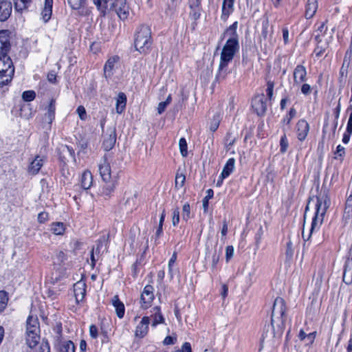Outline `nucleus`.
<instances>
[{
  "label": "nucleus",
  "mask_w": 352,
  "mask_h": 352,
  "mask_svg": "<svg viewBox=\"0 0 352 352\" xmlns=\"http://www.w3.org/2000/svg\"><path fill=\"white\" fill-rule=\"evenodd\" d=\"M234 0H223L222 5V16L224 20L227 19L233 10Z\"/></svg>",
  "instance_id": "obj_27"
},
{
  "label": "nucleus",
  "mask_w": 352,
  "mask_h": 352,
  "mask_svg": "<svg viewBox=\"0 0 352 352\" xmlns=\"http://www.w3.org/2000/svg\"><path fill=\"white\" fill-rule=\"evenodd\" d=\"M86 0H67L69 5L72 9L78 10L83 7Z\"/></svg>",
  "instance_id": "obj_40"
},
{
  "label": "nucleus",
  "mask_w": 352,
  "mask_h": 352,
  "mask_svg": "<svg viewBox=\"0 0 352 352\" xmlns=\"http://www.w3.org/2000/svg\"><path fill=\"white\" fill-rule=\"evenodd\" d=\"M329 205V200L327 197H322L317 199V203L316 205V211L315 213V216L313 218L311 226L309 230V233L307 235V238L305 234L304 230H302V237L305 241H307L310 239L311 234L314 230H319L320 226L322 225L324 219V217L327 212V209L328 208Z\"/></svg>",
  "instance_id": "obj_3"
},
{
  "label": "nucleus",
  "mask_w": 352,
  "mask_h": 352,
  "mask_svg": "<svg viewBox=\"0 0 352 352\" xmlns=\"http://www.w3.org/2000/svg\"><path fill=\"white\" fill-rule=\"evenodd\" d=\"M105 241V238L103 236L102 238L100 239L97 241L96 247L94 248V253L96 254H99L100 253L101 248L102 247L103 243Z\"/></svg>",
  "instance_id": "obj_54"
},
{
  "label": "nucleus",
  "mask_w": 352,
  "mask_h": 352,
  "mask_svg": "<svg viewBox=\"0 0 352 352\" xmlns=\"http://www.w3.org/2000/svg\"><path fill=\"white\" fill-rule=\"evenodd\" d=\"M327 30V28L325 23H322L318 29L315 31V39L318 41V43H320L322 41V36H324V34L326 33Z\"/></svg>",
  "instance_id": "obj_34"
},
{
  "label": "nucleus",
  "mask_w": 352,
  "mask_h": 352,
  "mask_svg": "<svg viewBox=\"0 0 352 352\" xmlns=\"http://www.w3.org/2000/svg\"><path fill=\"white\" fill-rule=\"evenodd\" d=\"M67 260V255L63 251H58L54 257V263L58 265L63 263Z\"/></svg>",
  "instance_id": "obj_38"
},
{
  "label": "nucleus",
  "mask_w": 352,
  "mask_h": 352,
  "mask_svg": "<svg viewBox=\"0 0 352 352\" xmlns=\"http://www.w3.org/2000/svg\"><path fill=\"white\" fill-rule=\"evenodd\" d=\"M201 0H189L188 5L190 9V16L195 21L198 20L201 16Z\"/></svg>",
  "instance_id": "obj_16"
},
{
  "label": "nucleus",
  "mask_w": 352,
  "mask_h": 352,
  "mask_svg": "<svg viewBox=\"0 0 352 352\" xmlns=\"http://www.w3.org/2000/svg\"><path fill=\"white\" fill-rule=\"evenodd\" d=\"M344 154H345V149L344 148L341 146V145H338L336 148V151L335 152V159L336 160H340L341 162L343 160V157L344 156Z\"/></svg>",
  "instance_id": "obj_44"
},
{
  "label": "nucleus",
  "mask_w": 352,
  "mask_h": 352,
  "mask_svg": "<svg viewBox=\"0 0 352 352\" xmlns=\"http://www.w3.org/2000/svg\"><path fill=\"white\" fill-rule=\"evenodd\" d=\"M274 82L271 80H268L267 82L266 94L269 100H272L273 98Z\"/></svg>",
  "instance_id": "obj_45"
},
{
  "label": "nucleus",
  "mask_w": 352,
  "mask_h": 352,
  "mask_svg": "<svg viewBox=\"0 0 352 352\" xmlns=\"http://www.w3.org/2000/svg\"><path fill=\"white\" fill-rule=\"evenodd\" d=\"M126 97L124 93H119L116 100V111L121 113L126 107Z\"/></svg>",
  "instance_id": "obj_29"
},
{
  "label": "nucleus",
  "mask_w": 352,
  "mask_h": 352,
  "mask_svg": "<svg viewBox=\"0 0 352 352\" xmlns=\"http://www.w3.org/2000/svg\"><path fill=\"white\" fill-rule=\"evenodd\" d=\"M349 110H351V112L349 115V118L348 120L347 125H346V131L349 133H352V105H351L349 108Z\"/></svg>",
  "instance_id": "obj_59"
},
{
  "label": "nucleus",
  "mask_w": 352,
  "mask_h": 352,
  "mask_svg": "<svg viewBox=\"0 0 352 352\" xmlns=\"http://www.w3.org/2000/svg\"><path fill=\"white\" fill-rule=\"evenodd\" d=\"M38 321L36 318L29 316L27 320V333L38 332Z\"/></svg>",
  "instance_id": "obj_32"
},
{
  "label": "nucleus",
  "mask_w": 352,
  "mask_h": 352,
  "mask_svg": "<svg viewBox=\"0 0 352 352\" xmlns=\"http://www.w3.org/2000/svg\"><path fill=\"white\" fill-rule=\"evenodd\" d=\"M318 9V0H308L306 9H305V17L307 19L312 18Z\"/></svg>",
  "instance_id": "obj_23"
},
{
  "label": "nucleus",
  "mask_w": 352,
  "mask_h": 352,
  "mask_svg": "<svg viewBox=\"0 0 352 352\" xmlns=\"http://www.w3.org/2000/svg\"><path fill=\"white\" fill-rule=\"evenodd\" d=\"M175 352H192L191 346L189 342H185L181 349L177 350Z\"/></svg>",
  "instance_id": "obj_61"
},
{
  "label": "nucleus",
  "mask_w": 352,
  "mask_h": 352,
  "mask_svg": "<svg viewBox=\"0 0 352 352\" xmlns=\"http://www.w3.org/2000/svg\"><path fill=\"white\" fill-rule=\"evenodd\" d=\"M185 180V175L183 173H179L177 172L175 177V186L182 187L184 184Z\"/></svg>",
  "instance_id": "obj_46"
},
{
  "label": "nucleus",
  "mask_w": 352,
  "mask_h": 352,
  "mask_svg": "<svg viewBox=\"0 0 352 352\" xmlns=\"http://www.w3.org/2000/svg\"><path fill=\"white\" fill-rule=\"evenodd\" d=\"M37 333H27L26 342L30 348L35 347L39 342L40 337Z\"/></svg>",
  "instance_id": "obj_30"
},
{
  "label": "nucleus",
  "mask_w": 352,
  "mask_h": 352,
  "mask_svg": "<svg viewBox=\"0 0 352 352\" xmlns=\"http://www.w3.org/2000/svg\"><path fill=\"white\" fill-rule=\"evenodd\" d=\"M80 185L82 188L89 189L92 185V175L89 171H85L81 177Z\"/></svg>",
  "instance_id": "obj_28"
},
{
  "label": "nucleus",
  "mask_w": 352,
  "mask_h": 352,
  "mask_svg": "<svg viewBox=\"0 0 352 352\" xmlns=\"http://www.w3.org/2000/svg\"><path fill=\"white\" fill-rule=\"evenodd\" d=\"M38 352H50V346L47 342H43L39 347Z\"/></svg>",
  "instance_id": "obj_64"
},
{
  "label": "nucleus",
  "mask_w": 352,
  "mask_h": 352,
  "mask_svg": "<svg viewBox=\"0 0 352 352\" xmlns=\"http://www.w3.org/2000/svg\"><path fill=\"white\" fill-rule=\"evenodd\" d=\"M285 300L280 297H277L274 302L271 317V324L274 331L276 330L283 331L285 327Z\"/></svg>",
  "instance_id": "obj_4"
},
{
  "label": "nucleus",
  "mask_w": 352,
  "mask_h": 352,
  "mask_svg": "<svg viewBox=\"0 0 352 352\" xmlns=\"http://www.w3.org/2000/svg\"><path fill=\"white\" fill-rule=\"evenodd\" d=\"M219 123H220L219 115V114L214 115L212 120L211 121L210 129L213 132L215 131L218 129V127L219 126Z\"/></svg>",
  "instance_id": "obj_47"
},
{
  "label": "nucleus",
  "mask_w": 352,
  "mask_h": 352,
  "mask_svg": "<svg viewBox=\"0 0 352 352\" xmlns=\"http://www.w3.org/2000/svg\"><path fill=\"white\" fill-rule=\"evenodd\" d=\"M115 186L113 184H107L103 189V194L109 196L113 191Z\"/></svg>",
  "instance_id": "obj_56"
},
{
  "label": "nucleus",
  "mask_w": 352,
  "mask_h": 352,
  "mask_svg": "<svg viewBox=\"0 0 352 352\" xmlns=\"http://www.w3.org/2000/svg\"><path fill=\"white\" fill-rule=\"evenodd\" d=\"M120 58L118 56H113L110 57L104 66V75L105 78H110L113 75V71L115 65L118 63Z\"/></svg>",
  "instance_id": "obj_19"
},
{
  "label": "nucleus",
  "mask_w": 352,
  "mask_h": 352,
  "mask_svg": "<svg viewBox=\"0 0 352 352\" xmlns=\"http://www.w3.org/2000/svg\"><path fill=\"white\" fill-rule=\"evenodd\" d=\"M8 297L7 293L4 291H0V314L4 311L7 307Z\"/></svg>",
  "instance_id": "obj_37"
},
{
  "label": "nucleus",
  "mask_w": 352,
  "mask_h": 352,
  "mask_svg": "<svg viewBox=\"0 0 352 352\" xmlns=\"http://www.w3.org/2000/svg\"><path fill=\"white\" fill-rule=\"evenodd\" d=\"M36 97V93L34 91H25L22 94V98L25 102L32 101Z\"/></svg>",
  "instance_id": "obj_43"
},
{
  "label": "nucleus",
  "mask_w": 352,
  "mask_h": 352,
  "mask_svg": "<svg viewBox=\"0 0 352 352\" xmlns=\"http://www.w3.org/2000/svg\"><path fill=\"white\" fill-rule=\"evenodd\" d=\"M234 165L235 160L234 158H230L225 164L220 177H222V179L228 177L234 170Z\"/></svg>",
  "instance_id": "obj_26"
},
{
  "label": "nucleus",
  "mask_w": 352,
  "mask_h": 352,
  "mask_svg": "<svg viewBox=\"0 0 352 352\" xmlns=\"http://www.w3.org/2000/svg\"><path fill=\"white\" fill-rule=\"evenodd\" d=\"M179 221V210L176 208L173 211L172 223L174 226H177Z\"/></svg>",
  "instance_id": "obj_50"
},
{
  "label": "nucleus",
  "mask_w": 352,
  "mask_h": 352,
  "mask_svg": "<svg viewBox=\"0 0 352 352\" xmlns=\"http://www.w3.org/2000/svg\"><path fill=\"white\" fill-rule=\"evenodd\" d=\"M113 306L116 309V314L119 318H122L124 315V305L120 300L118 296L116 295L111 300Z\"/></svg>",
  "instance_id": "obj_24"
},
{
  "label": "nucleus",
  "mask_w": 352,
  "mask_h": 352,
  "mask_svg": "<svg viewBox=\"0 0 352 352\" xmlns=\"http://www.w3.org/2000/svg\"><path fill=\"white\" fill-rule=\"evenodd\" d=\"M55 111H56V100L51 99L50 104L47 107V112L45 114V120L50 124H52L55 118Z\"/></svg>",
  "instance_id": "obj_22"
},
{
  "label": "nucleus",
  "mask_w": 352,
  "mask_h": 352,
  "mask_svg": "<svg viewBox=\"0 0 352 352\" xmlns=\"http://www.w3.org/2000/svg\"><path fill=\"white\" fill-rule=\"evenodd\" d=\"M153 291V287L151 285H147L144 287L140 296L141 307L143 309H146L151 306V303L154 299Z\"/></svg>",
  "instance_id": "obj_8"
},
{
  "label": "nucleus",
  "mask_w": 352,
  "mask_h": 352,
  "mask_svg": "<svg viewBox=\"0 0 352 352\" xmlns=\"http://www.w3.org/2000/svg\"><path fill=\"white\" fill-rule=\"evenodd\" d=\"M74 293L76 302H81L86 294V283L83 280H79L74 285Z\"/></svg>",
  "instance_id": "obj_15"
},
{
  "label": "nucleus",
  "mask_w": 352,
  "mask_h": 352,
  "mask_svg": "<svg viewBox=\"0 0 352 352\" xmlns=\"http://www.w3.org/2000/svg\"><path fill=\"white\" fill-rule=\"evenodd\" d=\"M76 111H77L80 120H85L86 119V118H87L86 110L83 106H79L77 108Z\"/></svg>",
  "instance_id": "obj_55"
},
{
  "label": "nucleus",
  "mask_w": 352,
  "mask_h": 352,
  "mask_svg": "<svg viewBox=\"0 0 352 352\" xmlns=\"http://www.w3.org/2000/svg\"><path fill=\"white\" fill-rule=\"evenodd\" d=\"M48 213L45 212H41L38 215V221L41 223H43L48 220Z\"/></svg>",
  "instance_id": "obj_58"
},
{
  "label": "nucleus",
  "mask_w": 352,
  "mask_h": 352,
  "mask_svg": "<svg viewBox=\"0 0 352 352\" xmlns=\"http://www.w3.org/2000/svg\"><path fill=\"white\" fill-rule=\"evenodd\" d=\"M109 156L104 155L98 164L99 173L104 182H110L111 179V169L109 162Z\"/></svg>",
  "instance_id": "obj_7"
},
{
  "label": "nucleus",
  "mask_w": 352,
  "mask_h": 352,
  "mask_svg": "<svg viewBox=\"0 0 352 352\" xmlns=\"http://www.w3.org/2000/svg\"><path fill=\"white\" fill-rule=\"evenodd\" d=\"M252 107L258 116H264L267 111L265 96L263 94L256 96L252 100Z\"/></svg>",
  "instance_id": "obj_9"
},
{
  "label": "nucleus",
  "mask_w": 352,
  "mask_h": 352,
  "mask_svg": "<svg viewBox=\"0 0 352 352\" xmlns=\"http://www.w3.org/2000/svg\"><path fill=\"white\" fill-rule=\"evenodd\" d=\"M151 30L146 25H140L134 34V47L141 54L147 53L152 45Z\"/></svg>",
  "instance_id": "obj_2"
},
{
  "label": "nucleus",
  "mask_w": 352,
  "mask_h": 352,
  "mask_svg": "<svg viewBox=\"0 0 352 352\" xmlns=\"http://www.w3.org/2000/svg\"><path fill=\"white\" fill-rule=\"evenodd\" d=\"M234 255V248L232 245H229L226 247V261L228 262L230 259Z\"/></svg>",
  "instance_id": "obj_53"
},
{
  "label": "nucleus",
  "mask_w": 352,
  "mask_h": 352,
  "mask_svg": "<svg viewBox=\"0 0 352 352\" xmlns=\"http://www.w3.org/2000/svg\"><path fill=\"white\" fill-rule=\"evenodd\" d=\"M14 68L8 56H0V87L8 84L13 76Z\"/></svg>",
  "instance_id": "obj_5"
},
{
  "label": "nucleus",
  "mask_w": 352,
  "mask_h": 352,
  "mask_svg": "<svg viewBox=\"0 0 352 352\" xmlns=\"http://www.w3.org/2000/svg\"><path fill=\"white\" fill-rule=\"evenodd\" d=\"M31 0H14V8L19 12H22L28 8Z\"/></svg>",
  "instance_id": "obj_33"
},
{
  "label": "nucleus",
  "mask_w": 352,
  "mask_h": 352,
  "mask_svg": "<svg viewBox=\"0 0 352 352\" xmlns=\"http://www.w3.org/2000/svg\"><path fill=\"white\" fill-rule=\"evenodd\" d=\"M220 257V254L217 252L216 250H214V252L212 255V268L214 269L216 267L217 263L219 262Z\"/></svg>",
  "instance_id": "obj_51"
},
{
  "label": "nucleus",
  "mask_w": 352,
  "mask_h": 352,
  "mask_svg": "<svg viewBox=\"0 0 352 352\" xmlns=\"http://www.w3.org/2000/svg\"><path fill=\"white\" fill-rule=\"evenodd\" d=\"M116 142V132L115 128L107 129V133L104 135L103 140V147L105 151L111 150L115 145Z\"/></svg>",
  "instance_id": "obj_12"
},
{
  "label": "nucleus",
  "mask_w": 352,
  "mask_h": 352,
  "mask_svg": "<svg viewBox=\"0 0 352 352\" xmlns=\"http://www.w3.org/2000/svg\"><path fill=\"white\" fill-rule=\"evenodd\" d=\"M294 86H298L307 80V70L304 65H298L293 72Z\"/></svg>",
  "instance_id": "obj_11"
},
{
  "label": "nucleus",
  "mask_w": 352,
  "mask_h": 352,
  "mask_svg": "<svg viewBox=\"0 0 352 352\" xmlns=\"http://www.w3.org/2000/svg\"><path fill=\"white\" fill-rule=\"evenodd\" d=\"M327 45V44H325V46L320 45V43H318V45L314 50L316 56L318 57L321 56L324 54Z\"/></svg>",
  "instance_id": "obj_52"
},
{
  "label": "nucleus",
  "mask_w": 352,
  "mask_h": 352,
  "mask_svg": "<svg viewBox=\"0 0 352 352\" xmlns=\"http://www.w3.org/2000/svg\"><path fill=\"white\" fill-rule=\"evenodd\" d=\"M151 317L153 319L152 326L155 327L159 324L164 322V318L161 313L160 307L156 306L151 310Z\"/></svg>",
  "instance_id": "obj_21"
},
{
  "label": "nucleus",
  "mask_w": 352,
  "mask_h": 352,
  "mask_svg": "<svg viewBox=\"0 0 352 352\" xmlns=\"http://www.w3.org/2000/svg\"><path fill=\"white\" fill-rule=\"evenodd\" d=\"M44 163V158L36 155L28 167V173L31 175H36L38 173Z\"/></svg>",
  "instance_id": "obj_20"
},
{
  "label": "nucleus",
  "mask_w": 352,
  "mask_h": 352,
  "mask_svg": "<svg viewBox=\"0 0 352 352\" xmlns=\"http://www.w3.org/2000/svg\"><path fill=\"white\" fill-rule=\"evenodd\" d=\"M190 218V207L186 203L182 208V220L187 221Z\"/></svg>",
  "instance_id": "obj_41"
},
{
  "label": "nucleus",
  "mask_w": 352,
  "mask_h": 352,
  "mask_svg": "<svg viewBox=\"0 0 352 352\" xmlns=\"http://www.w3.org/2000/svg\"><path fill=\"white\" fill-rule=\"evenodd\" d=\"M105 8L116 12L118 17L125 20L129 15V8L126 0H106Z\"/></svg>",
  "instance_id": "obj_6"
},
{
  "label": "nucleus",
  "mask_w": 352,
  "mask_h": 352,
  "mask_svg": "<svg viewBox=\"0 0 352 352\" xmlns=\"http://www.w3.org/2000/svg\"><path fill=\"white\" fill-rule=\"evenodd\" d=\"M61 149L63 153L67 152V153H68V154L70 157H74V150L72 147L67 146V145H64V146H62Z\"/></svg>",
  "instance_id": "obj_63"
},
{
  "label": "nucleus",
  "mask_w": 352,
  "mask_h": 352,
  "mask_svg": "<svg viewBox=\"0 0 352 352\" xmlns=\"http://www.w3.org/2000/svg\"><path fill=\"white\" fill-rule=\"evenodd\" d=\"M179 146L181 155L183 157H186L188 155V146L187 142L185 138H182L179 142Z\"/></svg>",
  "instance_id": "obj_39"
},
{
  "label": "nucleus",
  "mask_w": 352,
  "mask_h": 352,
  "mask_svg": "<svg viewBox=\"0 0 352 352\" xmlns=\"http://www.w3.org/2000/svg\"><path fill=\"white\" fill-rule=\"evenodd\" d=\"M53 0H45L44 8L41 12L43 19L47 22L52 16Z\"/></svg>",
  "instance_id": "obj_25"
},
{
  "label": "nucleus",
  "mask_w": 352,
  "mask_h": 352,
  "mask_svg": "<svg viewBox=\"0 0 352 352\" xmlns=\"http://www.w3.org/2000/svg\"><path fill=\"white\" fill-rule=\"evenodd\" d=\"M89 333L92 338L96 339L98 337V328L96 325L91 324L89 327Z\"/></svg>",
  "instance_id": "obj_60"
},
{
  "label": "nucleus",
  "mask_w": 352,
  "mask_h": 352,
  "mask_svg": "<svg viewBox=\"0 0 352 352\" xmlns=\"http://www.w3.org/2000/svg\"><path fill=\"white\" fill-rule=\"evenodd\" d=\"M296 130L298 139L300 141H303L309 133V125L306 120H300L296 124Z\"/></svg>",
  "instance_id": "obj_18"
},
{
  "label": "nucleus",
  "mask_w": 352,
  "mask_h": 352,
  "mask_svg": "<svg viewBox=\"0 0 352 352\" xmlns=\"http://www.w3.org/2000/svg\"><path fill=\"white\" fill-rule=\"evenodd\" d=\"M311 91V87L309 84L303 83L301 86V92L305 95L310 94Z\"/></svg>",
  "instance_id": "obj_62"
},
{
  "label": "nucleus",
  "mask_w": 352,
  "mask_h": 352,
  "mask_svg": "<svg viewBox=\"0 0 352 352\" xmlns=\"http://www.w3.org/2000/svg\"><path fill=\"white\" fill-rule=\"evenodd\" d=\"M236 141V137L232 136V133L228 132L224 138V145L226 150H229Z\"/></svg>",
  "instance_id": "obj_36"
},
{
  "label": "nucleus",
  "mask_w": 352,
  "mask_h": 352,
  "mask_svg": "<svg viewBox=\"0 0 352 352\" xmlns=\"http://www.w3.org/2000/svg\"><path fill=\"white\" fill-rule=\"evenodd\" d=\"M239 42L237 39L228 38L221 52L220 62L216 75V80L219 82L226 79L229 73L228 66L239 50Z\"/></svg>",
  "instance_id": "obj_1"
},
{
  "label": "nucleus",
  "mask_w": 352,
  "mask_h": 352,
  "mask_svg": "<svg viewBox=\"0 0 352 352\" xmlns=\"http://www.w3.org/2000/svg\"><path fill=\"white\" fill-rule=\"evenodd\" d=\"M51 230L56 235H62L65 232V226L61 222L53 223L51 225Z\"/></svg>",
  "instance_id": "obj_35"
},
{
  "label": "nucleus",
  "mask_w": 352,
  "mask_h": 352,
  "mask_svg": "<svg viewBox=\"0 0 352 352\" xmlns=\"http://www.w3.org/2000/svg\"><path fill=\"white\" fill-rule=\"evenodd\" d=\"M149 324L150 318L148 316H144L136 327L135 336L140 338H144L148 333Z\"/></svg>",
  "instance_id": "obj_14"
},
{
  "label": "nucleus",
  "mask_w": 352,
  "mask_h": 352,
  "mask_svg": "<svg viewBox=\"0 0 352 352\" xmlns=\"http://www.w3.org/2000/svg\"><path fill=\"white\" fill-rule=\"evenodd\" d=\"M12 12V3L8 0H0V21H6Z\"/></svg>",
  "instance_id": "obj_17"
},
{
  "label": "nucleus",
  "mask_w": 352,
  "mask_h": 352,
  "mask_svg": "<svg viewBox=\"0 0 352 352\" xmlns=\"http://www.w3.org/2000/svg\"><path fill=\"white\" fill-rule=\"evenodd\" d=\"M10 49V32L8 30L0 31V56H8Z\"/></svg>",
  "instance_id": "obj_10"
},
{
  "label": "nucleus",
  "mask_w": 352,
  "mask_h": 352,
  "mask_svg": "<svg viewBox=\"0 0 352 352\" xmlns=\"http://www.w3.org/2000/svg\"><path fill=\"white\" fill-rule=\"evenodd\" d=\"M296 111L294 108H292L285 118L284 119V122H285L287 124H289L291 122V120L296 116Z\"/></svg>",
  "instance_id": "obj_57"
},
{
  "label": "nucleus",
  "mask_w": 352,
  "mask_h": 352,
  "mask_svg": "<svg viewBox=\"0 0 352 352\" xmlns=\"http://www.w3.org/2000/svg\"><path fill=\"white\" fill-rule=\"evenodd\" d=\"M280 152L283 153H285L287 149L288 141H287L285 134H284L280 138Z\"/></svg>",
  "instance_id": "obj_48"
},
{
  "label": "nucleus",
  "mask_w": 352,
  "mask_h": 352,
  "mask_svg": "<svg viewBox=\"0 0 352 352\" xmlns=\"http://www.w3.org/2000/svg\"><path fill=\"white\" fill-rule=\"evenodd\" d=\"M63 347L65 352H75V345L71 340L65 342Z\"/></svg>",
  "instance_id": "obj_49"
},
{
  "label": "nucleus",
  "mask_w": 352,
  "mask_h": 352,
  "mask_svg": "<svg viewBox=\"0 0 352 352\" xmlns=\"http://www.w3.org/2000/svg\"><path fill=\"white\" fill-rule=\"evenodd\" d=\"M206 196L204 198L202 202H203V208L204 211H207L208 207V201L210 199H211L213 197L214 192L212 189H208L206 191Z\"/></svg>",
  "instance_id": "obj_42"
},
{
  "label": "nucleus",
  "mask_w": 352,
  "mask_h": 352,
  "mask_svg": "<svg viewBox=\"0 0 352 352\" xmlns=\"http://www.w3.org/2000/svg\"><path fill=\"white\" fill-rule=\"evenodd\" d=\"M343 281L347 285L352 283V248L345 262Z\"/></svg>",
  "instance_id": "obj_13"
},
{
  "label": "nucleus",
  "mask_w": 352,
  "mask_h": 352,
  "mask_svg": "<svg viewBox=\"0 0 352 352\" xmlns=\"http://www.w3.org/2000/svg\"><path fill=\"white\" fill-rule=\"evenodd\" d=\"M238 23L236 21L232 25H231L229 28H228L224 32V36H228L230 39H237L239 40V36L236 33Z\"/></svg>",
  "instance_id": "obj_31"
}]
</instances>
